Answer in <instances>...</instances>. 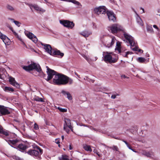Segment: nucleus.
<instances>
[{"instance_id": "4", "label": "nucleus", "mask_w": 160, "mask_h": 160, "mask_svg": "<svg viewBox=\"0 0 160 160\" xmlns=\"http://www.w3.org/2000/svg\"><path fill=\"white\" fill-rule=\"evenodd\" d=\"M18 139H15L14 140H11L9 142V144L12 147L15 148L18 150L24 152L28 148L27 146L25 144L20 143L18 144L19 142Z\"/></svg>"}, {"instance_id": "34", "label": "nucleus", "mask_w": 160, "mask_h": 160, "mask_svg": "<svg viewBox=\"0 0 160 160\" xmlns=\"http://www.w3.org/2000/svg\"><path fill=\"white\" fill-rule=\"evenodd\" d=\"M110 148L116 151H119V149L116 146H113L112 147H110Z\"/></svg>"}, {"instance_id": "5", "label": "nucleus", "mask_w": 160, "mask_h": 160, "mask_svg": "<svg viewBox=\"0 0 160 160\" xmlns=\"http://www.w3.org/2000/svg\"><path fill=\"white\" fill-rule=\"evenodd\" d=\"M103 55L104 61L106 62L114 63L117 62L118 59L114 57V54L112 52H103Z\"/></svg>"}, {"instance_id": "6", "label": "nucleus", "mask_w": 160, "mask_h": 160, "mask_svg": "<svg viewBox=\"0 0 160 160\" xmlns=\"http://www.w3.org/2000/svg\"><path fill=\"white\" fill-rule=\"evenodd\" d=\"M23 68L27 71L35 69L38 72L40 73L41 72H42L39 65L34 62H32L30 65L28 66H24Z\"/></svg>"}, {"instance_id": "59", "label": "nucleus", "mask_w": 160, "mask_h": 160, "mask_svg": "<svg viewBox=\"0 0 160 160\" xmlns=\"http://www.w3.org/2000/svg\"><path fill=\"white\" fill-rule=\"evenodd\" d=\"M31 51H32V52H36L35 51V50L33 49V48H32V49H31Z\"/></svg>"}, {"instance_id": "54", "label": "nucleus", "mask_w": 160, "mask_h": 160, "mask_svg": "<svg viewBox=\"0 0 160 160\" xmlns=\"http://www.w3.org/2000/svg\"><path fill=\"white\" fill-rule=\"evenodd\" d=\"M75 74L77 76L78 78H80V76L76 72H75Z\"/></svg>"}, {"instance_id": "41", "label": "nucleus", "mask_w": 160, "mask_h": 160, "mask_svg": "<svg viewBox=\"0 0 160 160\" xmlns=\"http://www.w3.org/2000/svg\"><path fill=\"white\" fill-rule=\"evenodd\" d=\"M14 22L18 27H19L20 26V23L19 22L17 21H14Z\"/></svg>"}, {"instance_id": "36", "label": "nucleus", "mask_w": 160, "mask_h": 160, "mask_svg": "<svg viewBox=\"0 0 160 160\" xmlns=\"http://www.w3.org/2000/svg\"><path fill=\"white\" fill-rule=\"evenodd\" d=\"M82 56L85 58V59L88 62H89L90 61V59L89 58L86 56L85 55L83 54L82 55Z\"/></svg>"}, {"instance_id": "58", "label": "nucleus", "mask_w": 160, "mask_h": 160, "mask_svg": "<svg viewBox=\"0 0 160 160\" xmlns=\"http://www.w3.org/2000/svg\"><path fill=\"white\" fill-rule=\"evenodd\" d=\"M132 151H133V152H138L136 151L134 149H132Z\"/></svg>"}, {"instance_id": "57", "label": "nucleus", "mask_w": 160, "mask_h": 160, "mask_svg": "<svg viewBox=\"0 0 160 160\" xmlns=\"http://www.w3.org/2000/svg\"><path fill=\"white\" fill-rule=\"evenodd\" d=\"M130 149L132 150V148L130 147L129 145L127 147Z\"/></svg>"}, {"instance_id": "42", "label": "nucleus", "mask_w": 160, "mask_h": 160, "mask_svg": "<svg viewBox=\"0 0 160 160\" xmlns=\"http://www.w3.org/2000/svg\"><path fill=\"white\" fill-rule=\"evenodd\" d=\"M130 52H125L124 53H123L122 55L124 56L125 57H127L128 55L130 54Z\"/></svg>"}, {"instance_id": "29", "label": "nucleus", "mask_w": 160, "mask_h": 160, "mask_svg": "<svg viewBox=\"0 0 160 160\" xmlns=\"http://www.w3.org/2000/svg\"><path fill=\"white\" fill-rule=\"evenodd\" d=\"M33 99L34 101L39 102H44V100H43L42 98H40L38 96H35Z\"/></svg>"}, {"instance_id": "20", "label": "nucleus", "mask_w": 160, "mask_h": 160, "mask_svg": "<svg viewBox=\"0 0 160 160\" xmlns=\"http://www.w3.org/2000/svg\"><path fill=\"white\" fill-rule=\"evenodd\" d=\"M58 55L60 56L61 57H62L64 55V53L61 52L59 50H54L53 51L52 53V55Z\"/></svg>"}, {"instance_id": "21", "label": "nucleus", "mask_w": 160, "mask_h": 160, "mask_svg": "<svg viewBox=\"0 0 160 160\" xmlns=\"http://www.w3.org/2000/svg\"><path fill=\"white\" fill-rule=\"evenodd\" d=\"M0 133L7 136L8 135V131L4 129L2 126L0 125Z\"/></svg>"}, {"instance_id": "62", "label": "nucleus", "mask_w": 160, "mask_h": 160, "mask_svg": "<svg viewBox=\"0 0 160 160\" xmlns=\"http://www.w3.org/2000/svg\"><path fill=\"white\" fill-rule=\"evenodd\" d=\"M82 126H85V127H88V125H82Z\"/></svg>"}, {"instance_id": "9", "label": "nucleus", "mask_w": 160, "mask_h": 160, "mask_svg": "<svg viewBox=\"0 0 160 160\" xmlns=\"http://www.w3.org/2000/svg\"><path fill=\"white\" fill-rule=\"evenodd\" d=\"M106 7L104 6H101L94 9L95 13L99 15L101 14H105L106 12Z\"/></svg>"}, {"instance_id": "10", "label": "nucleus", "mask_w": 160, "mask_h": 160, "mask_svg": "<svg viewBox=\"0 0 160 160\" xmlns=\"http://www.w3.org/2000/svg\"><path fill=\"white\" fill-rule=\"evenodd\" d=\"M64 124L63 129L64 130L67 132V127L69 128L70 129L72 130V127L71 125V121L70 119L67 118H65Z\"/></svg>"}, {"instance_id": "27", "label": "nucleus", "mask_w": 160, "mask_h": 160, "mask_svg": "<svg viewBox=\"0 0 160 160\" xmlns=\"http://www.w3.org/2000/svg\"><path fill=\"white\" fill-rule=\"evenodd\" d=\"M81 34L83 36L85 37H88L90 34H91V33L87 31H84L82 32L81 33Z\"/></svg>"}, {"instance_id": "14", "label": "nucleus", "mask_w": 160, "mask_h": 160, "mask_svg": "<svg viewBox=\"0 0 160 160\" xmlns=\"http://www.w3.org/2000/svg\"><path fill=\"white\" fill-rule=\"evenodd\" d=\"M0 112L2 115L9 114L10 112L7 107L1 105H0Z\"/></svg>"}, {"instance_id": "55", "label": "nucleus", "mask_w": 160, "mask_h": 160, "mask_svg": "<svg viewBox=\"0 0 160 160\" xmlns=\"http://www.w3.org/2000/svg\"><path fill=\"white\" fill-rule=\"evenodd\" d=\"M141 9L142 10V12H141V13H143V12H144V9L142 8H141Z\"/></svg>"}, {"instance_id": "51", "label": "nucleus", "mask_w": 160, "mask_h": 160, "mask_svg": "<svg viewBox=\"0 0 160 160\" xmlns=\"http://www.w3.org/2000/svg\"><path fill=\"white\" fill-rule=\"evenodd\" d=\"M122 141L125 143V144L127 145V147L129 145V144L126 141H125L123 140H122Z\"/></svg>"}, {"instance_id": "17", "label": "nucleus", "mask_w": 160, "mask_h": 160, "mask_svg": "<svg viewBox=\"0 0 160 160\" xmlns=\"http://www.w3.org/2000/svg\"><path fill=\"white\" fill-rule=\"evenodd\" d=\"M6 136L7 137V138H10V139H8L6 140V141L8 142L9 144V141L11 140H14L15 139H17V138H16L17 137L16 135L13 133H9V132H8V135Z\"/></svg>"}, {"instance_id": "45", "label": "nucleus", "mask_w": 160, "mask_h": 160, "mask_svg": "<svg viewBox=\"0 0 160 160\" xmlns=\"http://www.w3.org/2000/svg\"><path fill=\"white\" fill-rule=\"evenodd\" d=\"M69 92H66L64 90H62V93L64 95H67V94Z\"/></svg>"}, {"instance_id": "24", "label": "nucleus", "mask_w": 160, "mask_h": 160, "mask_svg": "<svg viewBox=\"0 0 160 160\" xmlns=\"http://www.w3.org/2000/svg\"><path fill=\"white\" fill-rule=\"evenodd\" d=\"M83 149L86 151L91 152L92 149L91 148L90 146L86 144L83 145Z\"/></svg>"}, {"instance_id": "12", "label": "nucleus", "mask_w": 160, "mask_h": 160, "mask_svg": "<svg viewBox=\"0 0 160 160\" xmlns=\"http://www.w3.org/2000/svg\"><path fill=\"white\" fill-rule=\"evenodd\" d=\"M27 36L31 39L33 42L36 43L38 41V39L33 34L30 32H26L25 33Z\"/></svg>"}, {"instance_id": "28", "label": "nucleus", "mask_w": 160, "mask_h": 160, "mask_svg": "<svg viewBox=\"0 0 160 160\" xmlns=\"http://www.w3.org/2000/svg\"><path fill=\"white\" fill-rule=\"evenodd\" d=\"M149 58L148 59V60H146L145 58H142V57H139L138 58V61L140 63H143L145 62L146 61H147V62H148L149 61L148 60Z\"/></svg>"}, {"instance_id": "47", "label": "nucleus", "mask_w": 160, "mask_h": 160, "mask_svg": "<svg viewBox=\"0 0 160 160\" xmlns=\"http://www.w3.org/2000/svg\"><path fill=\"white\" fill-rule=\"evenodd\" d=\"M153 27L154 28H155V29H157V30L158 31L159 29L158 28V27L157 26V25H153Z\"/></svg>"}, {"instance_id": "52", "label": "nucleus", "mask_w": 160, "mask_h": 160, "mask_svg": "<svg viewBox=\"0 0 160 160\" xmlns=\"http://www.w3.org/2000/svg\"><path fill=\"white\" fill-rule=\"evenodd\" d=\"M8 19L11 21H12L13 22H14V21H15L14 20V19L13 18H9Z\"/></svg>"}, {"instance_id": "33", "label": "nucleus", "mask_w": 160, "mask_h": 160, "mask_svg": "<svg viewBox=\"0 0 160 160\" xmlns=\"http://www.w3.org/2000/svg\"><path fill=\"white\" fill-rule=\"evenodd\" d=\"M71 2L77 5L82 6L80 2L75 0H71Z\"/></svg>"}, {"instance_id": "16", "label": "nucleus", "mask_w": 160, "mask_h": 160, "mask_svg": "<svg viewBox=\"0 0 160 160\" xmlns=\"http://www.w3.org/2000/svg\"><path fill=\"white\" fill-rule=\"evenodd\" d=\"M30 7L31 9H32V8H33L36 11H40L42 12H45L46 11L45 10L41 8L37 5L31 4L30 5Z\"/></svg>"}, {"instance_id": "56", "label": "nucleus", "mask_w": 160, "mask_h": 160, "mask_svg": "<svg viewBox=\"0 0 160 160\" xmlns=\"http://www.w3.org/2000/svg\"><path fill=\"white\" fill-rule=\"evenodd\" d=\"M0 78L2 79H3V78L2 77L1 74H0Z\"/></svg>"}, {"instance_id": "39", "label": "nucleus", "mask_w": 160, "mask_h": 160, "mask_svg": "<svg viewBox=\"0 0 160 160\" xmlns=\"http://www.w3.org/2000/svg\"><path fill=\"white\" fill-rule=\"evenodd\" d=\"M67 98L69 100H71L72 99V97L69 92L67 94Z\"/></svg>"}, {"instance_id": "64", "label": "nucleus", "mask_w": 160, "mask_h": 160, "mask_svg": "<svg viewBox=\"0 0 160 160\" xmlns=\"http://www.w3.org/2000/svg\"><path fill=\"white\" fill-rule=\"evenodd\" d=\"M23 160L22 159H21V158H19V160Z\"/></svg>"}, {"instance_id": "1", "label": "nucleus", "mask_w": 160, "mask_h": 160, "mask_svg": "<svg viewBox=\"0 0 160 160\" xmlns=\"http://www.w3.org/2000/svg\"><path fill=\"white\" fill-rule=\"evenodd\" d=\"M109 30L113 33L118 32L120 31H122L124 33L123 35L125 39L129 42L131 46V49L134 51H138L142 53L143 51L140 49L137 45V42L131 36L124 31V29L120 25L113 24L109 27Z\"/></svg>"}, {"instance_id": "49", "label": "nucleus", "mask_w": 160, "mask_h": 160, "mask_svg": "<svg viewBox=\"0 0 160 160\" xmlns=\"http://www.w3.org/2000/svg\"><path fill=\"white\" fill-rule=\"evenodd\" d=\"M94 153H96L99 157H100V155L99 154L98 152L96 149H94L93 151Z\"/></svg>"}, {"instance_id": "31", "label": "nucleus", "mask_w": 160, "mask_h": 160, "mask_svg": "<svg viewBox=\"0 0 160 160\" xmlns=\"http://www.w3.org/2000/svg\"><path fill=\"white\" fill-rule=\"evenodd\" d=\"M141 153L142 155H145L147 157H149L151 155V154L149 152H147L145 151H143Z\"/></svg>"}, {"instance_id": "7", "label": "nucleus", "mask_w": 160, "mask_h": 160, "mask_svg": "<svg viewBox=\"0 0 160 160\" xmlns=\"http://www.w3.org/2000/svg\"><path fill=\"white\" fill-rule=\"evenodd\" d=\"M46 68H47V72L48 75V77L46 79L47 81H49L54 76V78L53 80V82L54 83V79L56 76H62L61 74H58L54 70L50 69L48 67L46 66Z\"/></svg>"}, {"instance_id": "23", "label": "nucleus", "mask_w": 160, "mask_h": 160, "mask_svg": "<svg viewBox=\"0 0 160 160\" xmlns=\"http://www.w3.org/2000/svg\"><path fill=\"white\" fill-rule=\"evenodd\" d=\"M116 48L118 51L119 53H121L122 51V49L121 47V43L120 42H117L116 43Z\"/></svg>"}, {"instance_id": "50", "label": "nucleus", "mask_w": 160, "mask_h": 160, "mask_svg": "<svg viewBox=\"0 0 160 160\" xmlns=\"http://www.w3.org/2000/svg\"><path fill=\"white\" fill-rule=\"evenodd\" d=\"M22 42V44L23 45L24 47H26V48H27V46H26V45L25 44L23 40H22V41H21Z\"/></svg>"}, {"instance_id": "26", "label": "nucleus", "mask_w": 160, "mask_h": 160, "mask_svg": "<svg viewBox=\"0 0 160 160\" xmlns=\"http://www.w3.org/2000/svg\"><path fill=\"white\" fill-rule=\"evenodd\" d=\"M3 90L6 92H13L14 91L13 88L7 86H5L3 88Z\"/></svg>"}, {"instance_id": "2", "label": "nucleus", "mask_w": 160, "mask_h": 160, "mask_svg": "<svg viewBox=\"0 0 160 160\" xmlns=\"http://www.w3.org/2000/svg\"><path fill=\"white\" fill-rule=\"evenodd\" d=\"M73 82V81L72 79L63 75L59 76H56L54 81V83L57 85H65L68 83L71 84Z\"/></svg>"}, {"instance_id": "30", "label": "nucleus", "mask_w": 160, "mask_h": 160, "mask_svg": "<svg viewBox=\"0 0 160 160\" xmlns=\"http://www.w3.org/2000/svg\"><path fill=\"white\" fill-rule=\"evenodd\" d=\"M7 9L11 11H13L14 10V8L12 6L8 4L6 6Z\"/></svg>"}, {"instance_id": "63", "label": "nucleus", "mask_w": 160, "mask_h": 160, "mask_svg": "<svg viewBox=\"0 0 160 160\" xmlns=\"http://www.w3.org/2000/svg\"><path fill=\"white\" fill-rule=\"evenodd\" d=\"M2 69L3 70V71H6V70H5V69H4V68H2Z\"/></svg>"}, {"instance_id": "44", "label": "nucleus", "mask_w": 160, "mask_h": 160, "mask_svg": "<svg viewBox=\"0 0 160 160\" xmlns=\"http://www.w3.org/2000/svg\"><path fill=\"white\" fill-rule=\"evenodd\" d=\"M10 29L12 31V32H13L14 34L16 36H17L18 34L14 31L13 30L12 28H10Z\"/></svg>"}, {"instance_id": "48", "label": "nucleus", "mask_w": 160, "mask_h": 160, "mask_svg": "<svg viewBox=\"0 0 160 160\" xmlns=\"http://www.w3.org/2000/svg\"><path fill=\"white\" fill-rule=\"evenodd\" d=\"M55 140H56V143L57 144H58V146H59V147H60V144H59L60 142L58 141V139H56Z\"/></svg>"}, {"instance_id": "13", "label": "nucleus", "mask_w": 160, "mask_h": 160, "mask_svg": "<svg viewBox=\"0 0 160 160\" xmlns=\"http://www.w3.org/2000/svg\"><path fill=\"white\" fill-rule=\"evenodd\" d=\"M9 81L10 84L13 86L16 87L18 88H20V86L19 84L16 82L14 78L12 77H10L9 78Z\"/></svg>"}, {"instance_id": "38", "label": "nucleus", "mask_w": 160, "mask_h": 160, "mask_svg": "<svg viewBox=\"0 0 160 160\" xmlns=\"http://www.w3.org/2000/svg\"><path fill=\"white\" fill-rule=\"evenodd\" d=\"M12 158L15 160H19V157L16 155L12 156L11 157Z\"/></svg>"}, {"instance_id": "8", "label": "nucleus", "mask_w": 160, "mask_h": 160, "mask_svg": "<svg viewBox=\"0 0 160 160\" xmlns=\"http://www.w3.org/2000/svg\"><path fill=\"white\" fill-rule=\"evenodd\" d=\"M60 23L64 27L69 29H72L74 26V24L72 22L68 20H60Z\"/></svg>"}, {"instance_id": "19", "label": "nucleus", "mask_w": 160, "mask_h": 160, "mask_svg": "<svg viewBox=\"0 0 160 160\" xmlns=\"http://www.w3.org/2000/svg\"><path fill=\"white\" fill-rule=\"evenodd\" d=\"M0 38L2 39L4 43L6 44V43L10 41L9 38L2 33L0 36Z\"/></svg>"}, {"instance_id": "3", "label": "nucleus", "mask_w": 160, "mask_h": 160, "mask_svg": "<svg viewBox=\"0 0 160 160\" xmlns=\"http://www.w3.org/2000/svg\"><path fill=\"white\" fill-rule=\"evenodd\" d=\"M43 150L38 146H36L34 147V149H31L25 152L28 154L38 160L41 159V155L42 154Z\"/></svg>"}, {"instance_id": "60", "label": "nucleus", "mask_w": 160, "mask_h": 160, "mask_svg": "<svg viewBox=\"0 0 160 160\" xmlns=\"http://www.w3.org/2000/svg\"><path fill=\"white\" fill-rule=\"evenodd\" d=\"M61 137H62V140H63L64 139V136H63V135Z\"/></svg>"}, {"instance_id": "11", "label": "nucleus", "mask_w": 160, "mask_h": 160, "mask_svg": "<svg viewBox=\"0 0 160 160\" xmlns=\"http://www.w3.org/2000/svg\"><path fill=\"white\" fill-rule=\"evenodd\" d=\"M115 41L116 39L114 37H111L106 41L105 45L108 48L110 47L114 44Z\"/></svg>"}, {"instance_id": "18", "label": "nucleus", "mask_w": 160, "mask_h": 160, "mask_svg": "<svg viewBox=\"0 0 160 160\" xmlns=\"http://www.w3.org/2000/svg\"><path fill=\"white\" fill-rule=\"evenodd\" d=\"M107 13L110 21L114 22L116 20V18L113 12L111 11H108Z\"/></svg>"}, {"instance_id": "61", "label": "nucleus", "mask_w": 160, "mask_h": 160, "mask_svg": "<svg viewBox=\"0 0 160 160\" xmlns=\"http://www.w3.org/2000/svg\"><path fill=\"white\" fill-rule=\"evenodd\" d=\"M136 77L138 78H139V76L138 74L136 75Z\"/></svg>"}, {"instance_id": "40", "label": "nucleus", "mask_w": 160, "mask_h": 160, "mask_svg": "<svg viewBox=\"0 0 160 160\" xmlns=\"http://www.w3.org/2000/svg\"><path fill=\"white\" fill-rule=\"evenodd\" d=\"M119 95V94L117 93L116 94H113L111 96V98L112 99H115L116 98L117 96H118Z\"/></svg>"}, {"instance_id": "32", "label": "nucleus", "mask_w": 160, "mask_h": 160, "mask_svg": "<svg viewBox=\"0 0 160 160\" xmlns=\"http://www.w3.org/2000/svg\"><path fill=\"white\" fill-rule=\"evenodd\" d=\"M59 160H69L68 157L66 155H62L61 157L59 158Z\"/></svg>"}, {"instance_id": "43", "label": "nucleus", "mask_w": 160, "mask_h": 160, "mask_svg": "<svg viewBox=\"0 0 160 160\" xmlns=\"http://www.w3.org/2000/svg\"><path fill=\"white\" fill-rule=\"evenodd\" d=\"M121 78H127L128 79L129 78L128 77H127L125 75H122L121 76Z\"/></svg>"}, {"instance_id": "46", "label": "nucleus", "mask_w": 160, "mask_h": 160, "mask_svg": "<svg viewBox=\"0 0 160 160\" xmlns=\"http://www.w3.org/2000/svg\"><path fill=\"white\" fill-rule=\"evenodd\" d=\"M16 38L18 39V40H19L21 41H22V40L21 38V37H19L18 35L17 36H16Z\"/></svg>"}, {"instance_id": "25", "label": "nucleus", "mask_w": 160, "mask_h": 160, "mask_svg": "<svg viewBox=\"0 0 160 160\" xmlns=\"http://www.w3.org/2000/svg\"><path fill=\"white\" fill-rule=\"evenodd\" d=\"M146 28L147 31L148 32L152 33H154V31L153 30V29L152 27V26L151 25H147V26Z\"/></svg>"}, {"instance_id": "15", "label": "nucleus", "mask_w": 160, "mask_h": 160, "mask_svg": "<svg viewBox=\"0 0 160 160\" xmlns=\"http://www.w3.org/2000/svg\"><path fill=\"white\" fill-rule=\"evenodd\" d=\"M42 45L44 46V48L45 50L46 51L52 55V53L53 50H52V48L50 45L45 44L43 43H42Z\"/></svg>"}, {"instance_id": "35", "label": "nucleus", "mask_w": 160, "mask_h": 160, "mask_svg": "<svg viewBox=\"0 0 160 160\" xmlns=\"http://www.w3.org/2000/svg\"><path fill=\"white\" fill-rule=\"evenodd\" d=\"M58 110H59L60 112H67V109H66L62 108L59 107H58Z\"/></svg>"}, {"instance_id": "37", "label": "nucleus", "mask_w": 160, "mask_h": 160, "mask_svg": "<svg viewBox=\"0 0 160 160\" xmlns=\"http://www.w3.org/2000/svg\"><path fill=\"white\" fill-rule=\"evenodd\" d=\"M33 128L35 130H38L39 129V127L38 125L36 123L34 124Z\"/></svg>"}, {"instance_id": "22", "label": "nucleus", "mask_w": 160, "mask_h": 160, "mask_svg": "<svg viewBox=\"0 0 160 160\" xmlns=\"http://www.w3.org/2000/svg\"><path fill=\"white\" fill-rule=\"evenodd\" d=\"M134 12L137 14V17L136 18L137 21L138 23L141 26L143 25V22L141 18L138 16L135 11H134Z\"/></svg>"}, {"instance_id": "53", "label": "nucleus", "mask_w": 160, "mask_h": 160, "mask_svg": "<svg viewBox=\"0 0 160 160\" xmlns=\"http://www.w3.org/2000/svg\"><path fill=\"white\" fill-rule=\"evenodd\" d=\"M69 150H72V148L71 146V145H70L69 146Z\"/></svg>"}]
</instances>
